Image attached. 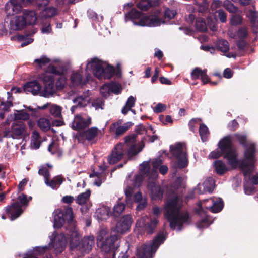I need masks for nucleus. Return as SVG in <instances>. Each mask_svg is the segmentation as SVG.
<instances>
[{
	"instance_id": "obj_1",
	"label": "nucleus",
	"mask_w": 258,
	"mask_h": 258,
	"mask_svg": "<svg viewBox=\"0 0 258 258\" xmlns=\"http://www.w3.org/2000/svg\"><path fill=\"white\" fill-rule=\"evenodd\" d=\"M54 228H59L67 222L69 226L68 230L70 236V247L71 249L76 248L82 252H88L94 244V238L92 235L84 237L80 241V235L75 226L73 221V214L72 209L67 207L64 211L61 209H56L53 212Z\"/></svg>"
},
{
	"instance_id": "obj_2",
	"label": "nucleus",
	"mask_w": 258,
	"mask_h": 258,
	"mask_svg": "<svg viewBox=\"0 0 258 258\" xmlns=\"http://www.w3.org/2000/svg\"><path fill=\"white\" fill-rule=\"evenodd\" d=\"M91 73L99 79H110L114 73V69L106 62L94 57L88 60L84 75L78 72L73 73L71 79L73 86L83 85L91 78Z\"/></svg>"
},
{
	"instance_id": "obj_3",
	"label": "nucleus",
	"mask_w": 258,
	"mask_h": 258,
	"mask_svg": "<svg viewBox=\"0 0 258 258\" xmlns=\"http://www.w3.org/2000/svg\"><path fill=\"white\" fill-rule=\"evenodd\" d=\"M234 137L245 147L244 158L238 166L242 171L245 179L248 180L245 181L244 184L245 194L248 195H252L254 192V187L249 181L250 175L255 170V164L256 162L255 153L256 152V146L255 144L250 141L246 144V137L243 134H236Z\"/></svg>"
},
{
	"instance_id": "obj_4",
	"label": "nucleus",
	"mask_w": 258,
	"mask_h": 258,
	"mask_svg": "<svg viewBox=\"0 0 258 258\" xmlns=\"http://www.w3.org/2000/svg\"><path fill=\"white\" fill-rule=\"evenodd\" d=\"M183 201L180 196L173 193L168 198L164 206V215L170 222L172 229L180 230L184 224L187 223L188 215L180 211Z\"/></svg>"
},
{
	"instance_id": "obj_5",
	"label": "nucleus",
	"mask_w": 258,
	"mask_h": 258,
	"mask_svg": "<svg viewBox=\"0 0 258 258\" xmlns=\"http://www.w3.org/2000/svg\"><path fill=\"white\" fill-rule=\"evenodd\" d=\"M223 155L228 164L232 168H237L241 163L237 159L235 150L232 146V137H225L218 143V148L212 151L209 155L210 158H218Z\"/></svg>"
},
{
	"instance_id": "obj_6",
	"label": "nucleus",
	"mask_w": 258,
	"mask_h": 258,
	"mask_svg": "<svg viewBox=\"0 0 258 258\" xmlns=\"http://www.w3.org/2000/svg\"><path fill=\"white\" fill-rule=\"evenodd\" d=\"M162 161L160 158L156 159L152 162L153 169L150 170L149 163L148 162H144L140 166L139 174L135 178L134 186L139 187L143 179L145 177H150L152 179H156L158 177L157 170L164 175L167 173L168 168L166 165H162Z\"/></svg>"
},
{
	"instance_id": "obj_7",
	"label": "nucleus",
	"mask_w": 258,
	"mask_h": 258,
	"mask_svg": "<svg viewBox=\"0 0 258 258\" xmlns=\"http://www.w3.org/2000/svg\"><path fill=\"white\" fill-rule=\"evenodd\" d=\"M60 71L50 65L46 71L39 75L38 78L42 81L44 87L40 92V96L44 97L52 96L56 91L54 85V74H60Z\"/></svg>"
},
{
	"instance_id": "obj_8",
	"label": "nucleus",
	"mask_w": 258,
	"mask_h": 258,
	"mask_svg": "<svg viewBox=\"0 0 258 258\" xmlns=\"http://www.w3.org/2000/svg\"><path fill=\"white\" fill-rule=\"evenodd\" d=\"M125 17L126 20H132L134 25L141 26L156 27L164 23L156 15L142 17L141 13L135 9L126 14Z\"/></svg>"
},
{
	"instance_id": "obj_9",
	"label": "nucleus",
	"mask_w": 258,
	"mask_h": 258,
	"mask_svg": "<svg viewBox=\"0 0 258 258\" xmlns=\"http://www.w3.org/2000/svg\"><path fill=\"white\" fill-rule=\"evenodd\" d=\"M31 199V197L28 198L26 195L21 194L18 197L16 202L13 203L11 206L6 207L5 211L11 220L16 219L21 215L29 201Z\"/></svg>"
},
{
	"instance_id": "obj_10",
	"label": "nucleus",
	"mask_w": 258,
	"mask_h": 258,
	"mask_svg": "<svg viewBox=\"0 0 258 258\" xmlns=\"http://www.w3.org/2000/svg\"><path fill=\"white\" fill-rule=\"evenodd\" d=\"M118 237L116 234L111 235L108 237L107 231L105 229L101 230L97 237V244L101 248L102 251L105 252L113 250L118 247L116 241Z\"/></svg>"
},
{
	"instance_id": "obj_11",
	"label": "nucleus",
	"mask_w": 258,
	"mask_h": 258,
	"mask_svg": "<svg viewBox=\"0 0 258 258\" xmlns=\"http://www.w3.org/2000/svg\"><path fill=\"white\" fill-rule=\"evenodd\" d=\"M165 238L163 234H158L152 242L144 245L143 246L137 249V256L138 258H152V254L154 253L159 245L161 244ZM122 258H127L123 256Z\"/></svg>"
},
{
	"instance_id": "obj_12",
	"label": "nucleus",
	"mask_w": 258,
	"mask_h": 258,
	"mask_svg": "<svg viewBox=\"0 0 258 258\" xmlns=\"http://www.w3.org/2000/svg\"><path fill=\"white\" fill-rule=\"evenodd\" d=\"M170 150L171 153L176 159L175 167L182 168L187 165L188 159L185 144L177 143L171 146Z\"/></svg>"
},
{
	"instance_id": "obj_13",
	"label": "nucleus",
	"mask_w": 258,
	"mask_h": 258,
	"mask_svg": "<svg viewBox=\"0 0 258 258\" xmlns=\"http://www.w3.org/2000/svg\"><path fill=\"white\" fill-rule=\"evenodd\" d=\"M198 206L199 208L196 209V212L201 215H204L205 214L203 210V207L209 209L213 213H217L222 209L223 204L221 199L211 198L200 202L198 203Z\"/></svg>"
},
{
	"instance_id": "obj_14",
	"label": "nucleus",
	"mask_w": 258,
	"mask_h": 258,
	"mask_svg": "<svg viewBox=\"0 0 258 258\" xmlns=\"http://www.w3.org/2000/svg\"><path fill=\"white\" fill-rule=\"evenodd\" d=\"M26 133V127L24 123L20 121H16L12 125L11 130H6L4 136L13 139H21Z\"/></svg>"
},
{
	"instance_id": "obj_15",
	"label": "nucleus",
	"mask_w": 258,
	"mask_h": 258,
	"mask_svg": "<svg viewBox=\"0 0 258 258\" xmlns=\"http://www.w3.org/2000/svg\"><path fill=\"white\" fill-rule=\"evenodd\" d=\"M128 147L127 144H117L112 150V153L108 156V162L114 164L119 161L126 153Z\"/></svg>"
},
{
	"instance_id": "obj_16",
	"label": "nucleus",
	"mask_w": 258,
	"mask_h": 258,
	"mask_svg": "<svg viewBox=\"0 0 258 258\" xmlns=\"http://www.w3.org/2000/svg\"><path fill=\"white\" fill-rule=\"evenodd\" d=\"M158 222L156 218H151L148 216H144L137 221L136 227L144 229L148 234H152Z\"/></svg>"
},
{
	"instance_id": "obj_17",
	"label": "nucleus",
	"mask_w": 258,
	"mask_h": 258,
	"mask_svg": "<svg viewBox=\"0 0 258 258\" xmlns=\"http://www.w3.org/2000/svg\"><path fill=\"white\" fill-rule=\"evenodd\" d=\"M148 182V189L150 191V194L152 199L159 200L162 198L163 191L160 186L157 185L155 183L156 179H152L150 177H145Z\"/></svg>"
},
{
	"instance_id": "obj_18",
	"label": "nucleus",
	"mask_w": 258,
	"mask_h": 258,
	"mask_svg": "<svg viewBox=\"0 0 258 258\" xmlns=\"http://www.w3.org/2000/svg\"><path fill=\"white\" fill-rule=\"evenodd\" d=\"M214 188V181L212 178H207L202 184L199 183L194 189L195 195L211 192Z\"/></svg>"
},
{
	"instance_id": "obj_19",
	"label": "nucleus",
	"mask_w": 258,
	"mask_h": 258,
	"mask_svg": "<svg viewBox=\"0 0 258 258\" xmlns=\"http://www.w3.org/2000/svg\"><path fill=\"white\" fill-rule=\"evenodd\" d=\"M8 19L9 28L11 30L19 31L26 27L22 16L13 15Z\"/></svg>"
},
{
	"instance_id": "obj_20",
	"label": "nucleus",
	"mask_w": 258,
	"mask_h": 258,
	"mask_svg": "<svg viewBox=\"0 0 258 258\" xmlns=\"http://www.w3.org/2000/svg\"><path fill=\"white\" fill-rule=\"evenodd\" d=\"M91 123L90 117L77 115L74 117L72 126L75 130H81L88 126Z\"/></svg>"
},
{
	"instance_id": "obj_21",
	"label": "nucleus",
	"mask_w": 258,
	"mask_h": 258,
	"mask_svg": "<svg viewBox=\"0 0 258 258\" xmlns=\"http://www.w3.org/2000/svg\"><path fill=\"white\" fill-rule=\"evenodd\" d=\"M132 222L131 215H127L123 216L116 224V231L121 233L126 232L129 230Z\"/></svg>"
},
{
	"instance_id": "obj_22",
	"label": "nucleus",
	"mask_w": 258,
	"mask_h": 258,
	"mask_svg": "<svg viewBox=\"0 0 258 258\" xmlns=\"http://www.w3.org/2000/svg\"><path fill=\"white\" fill-rule=\"evenodd\" d=\"M22 6L18 0H10L6 4L5 10L8 15H13L21 11Z\"/></svg>"
},
{
	"instance_id": "obj_23",
	"label": "nucleus",
	"mask_w": 258,
	"mask_h": 258,
	"mask_svg": "<svg viewBox=\"0 0 258 258\" xmlns=\"http://www.w3.org/2000/svg\"><path fill=\"white\" fill-rule=\"evenodd\" d=\"M41 89V85L36 81L29 82L24 86V91L27 94L31 93L33 95H40Z\"/></svg>"
},
{
	"instance_id": "obj_24",
	"label": "nucleus",
	"mask_w": 258,
	"mask_h": 258,
	"mask_svg": "<svg viewBox=\"0 0 258 258\" xmlns=\"http://www.w3.org/2000/svg\"><path fill=\"white\" fill-rule=\"evenodd\" d=\"M23 18L25 22V26L33 25L36 24L37 17L36 13L33 10H25L23 12Z\"/></svg>"
},
{
	"instance_id": "obj_25",
	"label": "nucleus",
	"mask_w": 258,
	"mask_h": 258,
	"mask_svg": "<svg viewBox=\"0 0 258 258\" xmlns=\"http://www.w3.org/2000/svg\"><path fill=\"white\" fill-rule=\"evenodd\" d=\"M60 60L58 59H52L51 60L46 56L43 55L40 58L36 59L34 60V62L35 64V66L37 67L42 68L43 67H45V66L49 64L48 68L50 65L53 66L52 63L53 62H59Z\"/></svg>"
},
{
	"instance_id": "obj_26",
	"label": "nucleus",
	"mask_w": 258,
	"mask_h": 258,
	"mask_svg": "<svg viewBox=\"0 0 258 258\" xmlns=\"http://www.w3.org/2000/svg\"><path fill=\"white\" fill-rule=\"evenodd\" d=\"M214 165L216 172L220 175H223L229 170L233 169L229 164V166H228L223 161L219 160L215 161L214 162Z\"/></svg>"
},
{
	"instance_id": "obj_27",
	"label": "nucleus",
	"mask_w": 258,
	"mask_h": 258,
	"mask_svg": "<svg viewBox=\"0 0 258 258\" xmlns=\"http://www.w3.org/2000/svg\"><path fill=\"white\" fill-rule=\"evenodd\" d=\"M89 92L88 90L87 92L84 93L83 95L78 96L73 100V102L78 106L85 107L89 104L90 101L89 96Z\"/></svg>"
},
{
	"instance_id": "obj_28",
	"label": "nucleus",
	"mask_w": 258,
	"mask_h": 258,
	"mask_svg": "<svg viewBox=\"0 0 258 258\" xmlns=\"http://www.w3.org/2000/svg\"><path fill=\"white\" fill-rule=\"evenodd\" d=\"M134 202L138 204L137 207V210L139 211L145 208L147 204V201L146 198H143L140 192H137L133 197Z\"/></svg>"
},
{
	"instance_id": "obj_29",
	"label": "nucleus",
	"mask_w": 258,
	"mask_h": 258,
	"mask_svg": "<svg viewBox=\"0 0 258 258\" xmlns=\"http://www.w3.org/2000/svg\"><path fill=\"white\" fill-rule=\"evenodd\" d=\"M111 215L110 208L107 206H102L96 210V217L99 220H105Z\"/></svg>"
},
{
	"instance_id": "obj_30",
	"label": "nucleus",
	"mask_w": 258,
	"mask_h": 258,
	"mask_svg": "<svg viewBox=\"0 0 258 258\" xmlns=\"http://www.w3.org/2000/svg\"><path fill=\"white\" fill-rule=\"evenodd\" d=\"M128 128V126L126 124L120 125L118 122L113 123L110 126V132H115L116 136L124 134Z\"/></svg>"
},
{
	"instance_id": "obj_31",
	"label": "nucleus",
	"mask_w": 258,
	"mask_h": 258,
	"mask_svg": "<svg viewBox=\"0 0 258 258\" xmlns=\"http://www.w3.org/2000/svg\"><path fill=\"white\" fill-rule=\"evenodd\" d=\"M37 125L42 131L47 132L50 129L51 123L50 120L48 118L41 117L37 120Z\"/></svg>"
},
{
	"instance_id": "obj_32",
	"label": "nucleus",
	"mask_w": 258,
	"mask_h": 258,
	"mask_svg": "<svg viewBox=\"0 0 258 258\" xmlns=\"http://www.w3.org/2000/svg\"><path fill=\"white\" fill-rule=\"evenodd\" d=\"M136 101V97L133 96H130L128 98L124 106L121 110L122 113L124 115H125L128 113L129 111H131L134 113H135V111L132 110V108L134 106Z\"/></svg>"
},
{
	"instance_id": "obj_33",
	"label": "nucleus",
	"mask_w": 258,
	"mask_h": 258,
	"mask_svg": "<svg viewBox=\"0 0 258 258\" xmlns=\"http://www.w3.org/2000/svg\"><path fill=\"white\" fill-rule=\"evenodd\" d=\"M42 141L41 139L40 134L36 131H34L32 133L31 139V147L32 149H37L40 146Z\"/></svg>"
},
{
	"instance_id": "obj_34",
	"label": "nucleus",
	"mask_w": 258,
	"mask_h": 258,
	"mask_svg": "<svg viewBox=\"0 0 258 258\" xmlns=\"http://www.w3.org/2000/svg\"><path fill=\"white\" fill-rule=\"evenodd\" d=\"M228 35L235 39H242L246 37L248 34L247 30L245 28H241L238 30L236 33H233L232 30H229Z\"/></svg>"
},
{
	"instance_id": "obj_35",
	"label": "nucleus",
	"mask_w": 258,
	"mask_h": 258,
	"mask_svg": "<svg viewBox=\"0 0 258 258\" xmlns=\"http://www.w3.org/2000/svg\"><path fill=\"white\" fill-rule=\"evenodd\" d=\"M63 182L62 177L60 176H57L54 177L50 181L49 179H46L45 183L48 186L50 187L52 189L57 188Z\"/></svg>"
},
{
	"instance_id": "obj_36",
	"label": "nucleus",
	"mask_w": 258,
	"mask_h": 258,
	"mask_svg": "<svg viewBox=\"0 0 258 258\" xmlns=\"http://www.w3.org/2000/svg\"><path fill=\"white\" fill-rule=\"evenodd\" d=\"M57 14V10L53 7H48L43 9L40 13V16L45 18L53 17Z\"/></svg>"
},
{
	"instance_id": "obj_37",
	"label": "nucleus",
	"mask_w": 258,
	"mask_h": 258,
	"mask_svg": "<svg viewBox=\"0 0 258 258\" xmlns=\"http://www.w3.org/2000/svg\"><path fill=\"white\" fill-rule=\"evenodd\" d=\"M216 46L218 50L224 53H227L229 49V43L225 40H218L216 43Z\"/></svg>"
},
{
	"instance_id": "obj_38",
	"label": "nucleus",
	"mask_w": 258,
	"mask_h": 258,
	"mask_svg": "<svg viewBox=\"0 0 258 258\" xmlns=\"http://www.w3.org/2000/svg\"><path fill=\"white\" fill-rule=\"evenodd\" d=\"M143 147L144 145L142 143H140L138 145H132L128 149L127 152L128 156L132 157L136 155L139 152L142 151Z\"/></svg>"
},
{
	"instance_id": "obj_39",
	"label": "nucleus",
	"mask_w": 258,
	"mask_h": 258,
	"mask_svg": "<svg viewBox=\"0 0 258 258\" xmlns=\"http://www.w3.org/2000/svg\"><path fill=\"white\" fill-rule=\"evenodd\" d=\"M125 209V205L122 202L118 201L115 204L113 209V215L114 217H117L121 214Z\"/></svg>"
},
{
	"instance_id": "obj_40",
	"label": "nucleus",
	"mask_w": 258,
	"mask_h": 258,
	"mask_svg": "<svg viewBox=\"0 0 258 258\" xmlns=\"http://www.w3.org/2000/svg\"><path fill=\"white\" fill-rule=\"evenodd\" d=\"M133 192V188L131 186H127L124 189L126 204L130 207H132L133 206V201L132 197Z\"/></svg>"
},
{
	"instance_id": "obj_41",
	"label": "nucleus",
	"mask_w": 258,
	"mask_h": 258,
	"mask_svg": "<svg viewBox=\"0 0 258 258\" xmlns=\"http://www.w3.org/2000/svg\"><path fill=\"white\" fill-rule=\"evenodd\" d=\"M90 196V190H87L85 192L78 195L76 199V203L79 205H82L86 203Z\"/></svg>"
},
{
	"instance_id": "obj_42",
	"label": "nucleus",
	"mask_w": 258,
	"mask_h": 258,
	"mask_svg": "<svg viewBox=\"0 0 258 258\" xmlns=\"http://www.w3.org/2000/svg\"><path fill=\"white\" fill-rule=\"evenodd\" d=\"M199 133L202 141H207L209 135V132L208 127L205 124H201L199 127Z\"/></svg>"
},
{
	"instance_id": "obj_43",
	"label": "nucleus",
	"mask_w": 258,
	"mask_h": 258,
	"mask_svg": "<svg viewBox=\"0 0 258 258\" xmlns=\"http://www.w3.org/2000/svg\"><path fill=\"white\" fill-rule=\"evenodd\" d=\"M195 26L197 30L200 31H204L207 28V24L202 18H198L196 19Z\"/></svg>"
},
{
	"instance_id": "obj_44",
	"label": "nucleus",
	"mask_w": 258,
	"mask_h": 258,
	"mask_svg": "<svg viewBox=\"0 0 258 258\" xmlns=\"http://www.w3.org/2000/svg\"><path fill=\"white\" fill-rule=\"evenodd\" d=\"M16 38L19 41L21 42V47H24L31 43L33 41V39L28 36L18 35Z\"/></svg>"
},
{
	"instance_id": "obj_45",
	"label": "nucleus",
	"mask_w": 258,
	"mask_h": 258,
	"mask_svg": "<svg viewBox=\"0 0 258 258\" xmlns=\"http://www.w3.org/2000/svg\"><path fill=\"white\" fill-rule=\"evenodd\" d=\"M99 130L97 128L93 127L88 130L85 132V137L87 140H91L98 135Z\"/></svg>"
},
{
	"instance_id": "obj_46",
	"label": "nucleus",
	"mask_w": 258,
	"mask_h": 258,
	"mask_svg": "<svg viewBox=\"0 0 258 258\" xmlns=\"http://www.w3.org/2000/svg\"><path fill=\"white\" fill-rule=\"evenodd\" d=\"M212 222V220L211 219L210 217L206 216L204 219L197 223V226L200 229L207 228L211 224Z\"/></svg>"
},
{
	"instance_id": "obj_47",
	"label": "nucleus",
	"mask_w": 258,
	"mask_h": 258,
	"mask_svg": "<svg viewBox=\"0 0 258 258\" xmlns=\"http://www.w3.org/2000/svg\"><path fill=\"white\" fill-rule=\"evenodd\" d=\"M15 117L17 120H28L30 117L29 113L23 110L16 111L15 113Z\"/></svg>"
},
{
	"instance_id": "obj_48",
	"label": "nucleus",
	"mask_w": 258,
	"mask_h": 258,
	"mask_svg": "<svg viewBox=\"0 0 258 258\" xmlns=\"http://www.w3.org/2000/svg\"><path fill=\"white\" fill-rule=\"evenodd\" d=\"M49 112L55 117H60L61 116V108L58 105L54 104L50 105Z\"/></svg>"
},
{
	"instance_id": "obj_49",
	"label": "nucleus",
	"mask_w": 258,
	"mask_h": 258,
	"mask_svg": "<svg viewBox=\"0 0 258 258\" xmlns=\"http://www.w3.org/2000/svg\"><path fill=\"white\" fill-rule=\"evenodd\" d=\"M223 6L230 13H235L237 10V8L229 0L224 1Z\"/></svg>"
},
{
	"instance_id": "obj_50",
	"label": "nucleus",
	"mask_w": 258,
	"mask_h": 258,
	"mask_svg": "<svg viewBox=\"0 0 258 258\" xmlns=\"http://www.w3.org/2000/svg\"><path fill=\"white\" fill-rule=\"evenodd\" d=\"M111 93L118 94L122 91V87L120 84L116 83H109Z\"/></svg>"
},
{
	"instance_id": "obj_51",
	"label": "nucleus",
	"mask_w": 258,
	"mask_h": 258,
	"mask_svg": "<svg viewBox=\"0 0 258 258\" xmlns=\"http://www.w3.org/2000/svg\"><path fill=\"white\" fill-rule=\"evenodd\" d=\"M201 2L196 3V9L201 12H205L208 8V4L205 0H200Z\"/></svg>"
},
{
	"instance_id": "obj_52",
	"label": "nucleus",
	"mask_w": 258,
	"mask_h": 258,
	"mask_svg": "<svg viewBox=\"0 0 258 258\" xmlns=\"http://www.w3.org/2000/svg\"><path fill=\"white\" fill-rule=\"evenodd\" d=\"M67 84V78L64 76H61L57 80L55 88L56 90H61Z\"/></svg>"
},
{
	"instance_id": "obj_53",
	"label": "nucleus",
	"mask_w": 258,
	"mask_h": 258,
	"mask_svg": "<svg viewBox=\"0 0 258 258\" xmlns=\"http://www.w3.org/2000/svg\"><path fill=\"white\" fill-rule=\"evenodd\" d=\"M90 177H97V178L94 181V184L97 185V186H99L101 185L102 183V178L103 177V175L102 173H98V172H94L91 173L90 174Z\"/></svg>"
},
{
	"instance_id": "obj_54",
	"label": "nucleus",
	"mask_w": 258,
	"mask_h": 258,
	"mask_svg": "<svg viewBox=\"0 0 258 258\" xmlns=\"http://www.w3.org/2000/svg\"><path fill=\"white\" fill-rule=\"evenodd\" d=\"M110 88L109 84L103 85L100 89L101 94L105 97H107L111 93Z\"/></svg>"
},
{
	"instance_id": "obj_55",
	"label": "nucleus",
	"mask_w": 258,
	"mask_h": 258,
	"mask_svg": "<svg viewBox=\"0 0 258 258\" xmlns=\"http://www.w3.org/2000/svg\"><path fill=\"white\" fill-rule=\"evenodd\" d=\"M151 6V2L149 0H142L138 4V7L142 10H146Z\"/></svg>"
},
{
	"instance_id": "obj_56",
	"label": "nucleus",
	"mask_w": 258,
	"mask_h": 258,
	"mask_svg": "<svg viewBox=\"0 0 258 258\" xmlns=\"http://www.w3.org/2000/svg\"><path fill=\"white\" fill-rule=\"evenodd\" d=\"M221 22L224 23L227 21V15L222 9H219L215 12Z\"/></svg>"
},
{
	"instance_id": "obj_57",
	"label": "nucleus",
	"mask_w": 258,
	"mask_h": 258,
	"mask_svg": "<svg viewBox=\"0 0 258 258\" xmlns=\"http://www.w3.org/2000/svg\"><path fill=\"white\" fill-rule=\"evenodd\" d=\"M204 70H202L199 68L195 69L191 73V77L192 79L196 80L199 78H201V76L203 74Z\"/></svg>"
},
{
	"instance_id": "obj_58",
	"label": "nucleus",
	"mask_w": 258,
	"mask_h": 258,
	"mask_svg": "<svg viewBox=\"0 0 258 258\" xmlns=\"http://www.w3.org/2000/svg\"><path fill=\"white\" fill-rule=\"evenodd\" d=\"M242 18L240 15H233L231 20L230 23L232 25H237L241 23Z\"/></svg>"
},
{
	"instance_id": "obj_59",
	"label": "nucleus",
	"mask_w": 258,
	"mask_h": 258,
	"mask_svg": "<svg viewBox=\"0 0 258 258\" xmlns=\"http://www.w3.org/2000/svg\"><path fill=\"white\" fill-rule=\"evenodd\" d=\"M104 105V102L101 99H97L94 100L92 104V106L94 107L95 109H103Z\"/></svg>"
},
{
	"instance_id": "obj_60",
	"label": "nucleus",
	"mask_w": 258,
	"mask_h": 258,
	"mask_svg": "<svg viewBox=\"0 0 258 258\" xmlns=\"http://www.w3.org/2000/svg\"><path fill=\"white\" fill-rule=\"evenodd\" d=\"M39 175H42L44 178V181L46 179H48L50 176L48 169L46 167L41 168L38 171Z\"/></svg>"
},
{
	"instance_id": "obj_61",
	"label": "nucleus",
	"mask_w": 258,
	"mask_h": 258,
	"mask_svg": "<svg viewBox=\"0 0 258 258\" xmlns=\"http://www.w3.org/2000/svg\"><path fill=\"white\" fill-rule=\"evenodd\" d=\"M41 32L43 34H49L52 31V28L51 27L50 23H47L42 25V27L41 29Z\"/></svg>"
},
{
	"instance_id": "obj_62",
	"label": "nucleus",
	"mask_w": 258,
	"mask_h": 258,
	"mask_svg": "<svg viewBox=\"0 0 258 258\" xmlns=\"http://www.w3.org/2000/svg\"><path fill=\"white\" fill-rule=\"evenodd\" d=\"M166 109V105L162 103H158L153 108V111L155 113H160L164 111Z\"/></svg>"
},
{
	"instance_id": "obj_63",
	"label": "nucleus",
	"mask_w": 258,
	"mask_h": 258,
	"mask_svg": "<svg viewBox=\"0 0 258 258\" xmlns=\"http://www.w3.org/2000/svg\"><path fill=\"white\" fill-rule=\"evenodd\" d=\"M176 14V12L174 10L167 9L165 10L164 16L165 18L171 19L173 18Z\"/></svg>"
},
{
	"instance_id": "obj_64",
	"label": "nucleus",
	"mask_w": 258,
	"mask_h": 258,
	"mask_svg": "<svg viewBox=\"0 0 258 258\" xmlns=\"http://www.w3.org/2000/svg\"><path fill=\"white\" fill-rule=\"evenodd\" d=\"M12 105L10 101L6 102H2L0 105V110L2 111H8L10 107Z\"/></svg>"
}]
</instances>
